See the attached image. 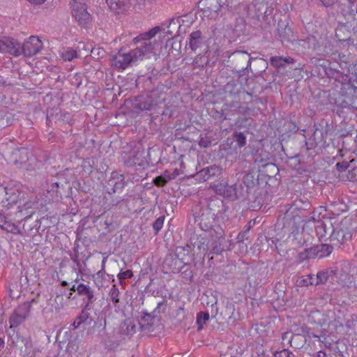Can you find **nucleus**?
<instances>
[{"instance_id":"1","label":"nucleus","mask_w":357,"mask_h":357,"mask_svg":"<svg viewBox=\"0 0 357 357\" xmlns=\"http://www.w3.org/2000/svg\"><path fill=\"white\" fill-rule=\"evenodd\" d=\"M70 6L73 18L80 26L86 28L92 22V16L85 0H71Z\"/></svg>"},{"instance_id":"2","label":"nucleus","mask_w":357,"mask_h":357,"mask_svg":"<svg viewBox=\"0 0 357 357\" xmlns=\"http://www.w3.org/2000/svg\"><path fill=\"white\" fill-rule=\"evenodd\" d=\"M139 55V50H132L129 52H126L123 49H121L112 57L111 65L119 70H123L132 63L137 62V56Z\"/></svg>"},{"instance_id":"3","label":"nucleus","mask_w":357,"mask_h":357,"mask_svg":"<svg viewBox=\"0 0 357 357\" xmlns=\"http://www.w3.org/2000/svg\"><path fill=\"white\" fill-rule=\"evenodd\" d=\"M229 350L231 354L230 357H255V356H260L265 354L264 346L260 343H252L245 348L229 347Z\"/></svg>"},{"instance_id":"4","label":"nucleus","mask_w":357,"mask_h":357,"mask_svg":"<svg viewBox=\"0 0 357 357\" xmlns=\"http://www.w3.org/2000/svg\"><path fill=\"white\" fill-rule=\"evenodd\" d=\"M43 48V43L38 36H31L21 46V54L31 56L36 54Z\"/></svg>"},{"instance_id":"5","label":"nucleus","mask_w":357,"mask_h":357,"mask_svg":"<svg viewBox=\"0 0 357 357\" xmlns=\"http://www.w3.org/2000/svg\"><path fill=\"white\" fill-rule=\"evenodd\" d=\"M30 308V305L26 303L19 305L10 317V328L17 327L22 324L29 317Z\"/></svg>"},{"instance_id":"6","label":"nucleus","mask_w":357,"mask_h":357,"mask_svg":"<svg viewBox=\"0 0 357 357\" xmlns=\"http://www.w3.org/2000/svg\"><path fill=\"white\" fill-rule=\"evenodd\" d=\"M19 195L12 189L0 185V206L6 210L11 208L17 203Z\"/></svg>"},{"instance_id":"7","label":"nucleus","mask_w":357,"mask_h":357,"mask_svg":"<svg viewBox=\"0 0 357 357\" xmlns=\"http://www.w3.org/2000/svg\"><path fill=\"white\" fill-rule=\"evenodd\" d=\"M0 52H7L14 56L21 54V46L13 38H3L0 39Z\"/></svg>"},{"instance_id":"8","label":"nucleus","mask_w":357,"mask_h":357,"mask_svg":"<svg viewBox=\"0 0 357 357\" xmlns=\"http://www.w3.org/2000/svg\"><path fill=\"white\" fill-rule=\"evenodd\" d=\"M160 43L157 41L146 42L141 47H137L133 50H139V56H137V61L144 59H150L152 56H155V46H158Z\"/></svg>"},{"instance_id":"9","label":"nucleus","mask_w":357,"mask_h":357,"mask_svg":"<svg viewBox=\"0 0 357 357\" xmlns=\"http://www.w3.org/2000/svg\"><path fill=\"white\" fill-rule=\"evenodd\" d=\"M282 339L283 342L287 341V343H289L292 347L296 349H298L301 347L305 342L304 337L299 335H292L291 332H285L282 335Z\"/></svg>"},{"instance_id":"10","label":"nucleus","mask_w":357,"mask_h":357,"mask_svg":"<svg viewBox=\"0 0 357 357\" xmlns=\"http://www.w3.org/2000/svg\"><path fill=\"white\" fill-rule=\"evenodd\" d=\"M109 9L117 13H121L126 10L128 0H105Z\"/></svg>"},{"instance_id":"11","label":"nucleus","mask_w":357,"mask_h":357,"mask_svg":"<svg viewBox=\"0 0 357 357\" xmlns=\"http://www.w3.org/2000/svg\"><path fill=\"white\" fill-rule=\"evenodd\" d=\"M223 169L220 166L218 165H211L204 168L201 173L203 174L204 178L206 180L210 179L211 178L218 176L222 174Z\"/></svg>"},{"instance_id":"12","label":"nucleus","mask_w":357,"mask_h":357,"mask_svg":"<svg viewBox=\"0 0 357 357\" xmlns=\"http://www.w3.org/2000/svg\"><path fill=\"white\" fill-rule=\"evenodd\" d=\"M0 228L14 234L21 233L20 228L13 222L6 220L4 216L0 215Z\"/></svg>"},{"instance_id":"13","label":"nucleus","mask_w":357,"mask_h":357,"mask_svg":"<svg viewBox=\"0 0 357 357\" xmlns=\"http://www.w3.org/2000/svg\"><path fill=\"white\" fill-rule=\"evenodd\" d=\"M77 292L79 296H85L87 299V303H91L93 301L94 294L93 291L90 288L89 286L79 283L77 284Z\"/></svg>"},{"instance_id":"14","label":"nucleus","mask_w":357,"mask_h":357,"mask_svg":"<svg viewBox=\"0 0 357 357\" xmlns=\"http://www.w3.org/2000/svg\"><path fill=\"white\" fill-rule=\"evenodd\" d=\"M60 56L66 61H71L79 56V51L72 47H66L60 52Z\"/></svg>"},{"instance_id":"15","label":"nucleus","mask_w":357,"mask_h":357,"mask_svg":"<svg viewBox=\"0 0 357 357\" xmlns=\"http://www.w3.org/2000/svg\"><path fill=\"white\" fill-rule=\"evenodd\" d=\"M294 59L291 57L273 56L271 59L272 66L280 68L284 66L285 63H292Z\"/></svg>"},{"instance_id":"16","label":"nucleus","mask_w":357,"mask_h":357,"mask_svg":"<svg viewBox=\"0 0 357 357\" xmlns=\"http://www.w3.org/2000/svg\"><path fill=\"white\" fill-rule=\"evenodd\" d=\"M161 30L160 26H155L149 31L141 33L137 38L139 40H149L156 36Z\"/></svg>"},{"instance_id":"17","label":"nucleus","mask_w":357,"mask_h":357,"mask_svg":"<svg viewBox=\"0 0 357 357\" xmlns=\"http://www.w3.org/2000/svg\"><path fill=\"white\" fill-rule=\"evenodd\" d=\"M298 287H307L309 285H314L313 275H307L299 277L296 282Z\"/></svg>"},{"instance_id":"18","label":"nucleus","mask_w":357,"mask_h":357,"mask_svg":"<svg viewBox=\"0 0 357 357\" xmlns=\"http://www.w3.org/2000/svg\"><path fill=\"white\" fill-rule=\"evenodd\" d=\"M189 45L192 50L198 47V40L201 38L202 33L200 31H195L191 33Z\"/></svg>"},{"instance_id":"19","label":"nucleus","mask_w":357,"mask_h":357,"mask_svg":"<svg viewBox=\"0 0 357 357\" xmlns=\"http://www.w3.org/2000/svg\"><path fill=\"white\" fill-rule=\"evenodd\" d=\"M209 319V314L208 312H199L197 315V324L198 325V331L202 329L204 324Z\"/></svg>"},{"instance_id":"20","label":"nucleus","mask_w":357,"mask_h":357,"mask_svg":"<svg viewBox=\"0 0 357 357\" xmlns=\"http://www.w3.org/2000/svg\"><path fill=\"white\" fill-rule=\"evenodd\" d=\"M314 285L325 283L328 280V273L326 271H319L315 276L313 275Z\"/></svg>"},{"instance_id":"21","label":"nucleus","mask_w":357,"mask_h":357,"mask_svg":"<svg viewBox=\"0 0 357 357\" xmlns=\"http://www.w3.org/2000/svg\"><path fill=\"white\" fill-rule=\"evenodd\" d=\"M219 195L226 197L230 198L234 195H235V188L233 185H229L228 183L227 184V187H225L223 190L218 189Z\"/></svg>"},{"instance_id":"22","label":"nucleus","mask_w":357,"mask_h":357,"mask_svg":"<svg viewBox=\"0 0 357 357\" xmlns=\"http://www.w3.org/2000/svg\"><path fill=\"white\" fill-rule=\"evenodd\" d=\"M119 290L116 284H113L109 291V296L112 302L116 305L119 302Z\"/></svg>"},{"instance_id":"23","label":"nucleus","mask_w":357,"mask_h":357,"mask_svg":"<svg viewBox=\"0 0 357 357\" xmlns=\"http://www.w3.org/2000/svg\"><path fill=\"white\" fill-rule=\"evenodd\" d=\"M165 221L164 216H160L158 218L153 224V228L155 230V234H157L160 229L162 228Z\"/></svg>"},{"instance_id":"24","label":"nucleus","mask_w":357,"mask_h":357,"mask_svg":"<svg viewBox=\"0 0 357 357\" xmlns=\"http://www.w3.org/2000/svg\"><path fill=\"white\" fill-rule=\"evenodd\" d=\"M227 182L225 180L218 181L213 183L211 185L212 189L215 190V192L219 195L218 189L223 190L225 187H227Z\"/></svg>"},{"instance_id":"25","label":"nucleus","mask_w":357,"mask_h":357,"mask_svg":"<svg viewBox=\"0 0 357 357\" xmlns=\"http://www.w3.org/2000/svg\"><path fill=\"white\" fill-rule=\"evenodd\" d=\"M333 250V248L328 245L323 244L320 246L319 252H321L319 257L328 256Z\"/></svg>"},{"instance_id":"26","label":"nucleus","mask_w":357,"mask_h":357,"mask_svg":"<svg viewBox=\"0 0 357 357\" xmlns=\"http://www.w3.org/2000/svg\"><path fill=\"white\" fill-rule=\"evenodd\" d=\"M133 276V273L131 270H126L125 271H121L117 277L120 281V284H122V281L126 279L131 278Z\"/></svg>"},{"instance_id":"27","label":"nucleus","mask_w":357,"mask_h":357,"mask_svg":"<svg viewBox=\"0 0 357 357\" xmlns=\"http://www.w3.org/2000/svg\"><path fill=\"white\" fill-rule=\"evenodd\" d=\"M236 141L240 147L243 146L246 142V138L242 132H236L234 134Z\"/></svg>"},{"instance_id":"28","label":"nucleus","mask_w":357,"mask_h":357,"mask_svg":"<svg viewBox=\"0 0 357 357\" xmlns=\"http://www.w3.org/2000/svg\"><path fill=\"white\" fill-rule=\"evenodd\" d=\"M293 354L289 349H282L275 353V357H292Z\"/></svg>"},{"instance_id":"29","label":"nucleus","mask_w":357,"mask_h":357,"mask_svg":"<svg viewBox=\"0 0 357 357\" xmlns=\"http://www.w3.org/2000/svg\"><path fill=\"white\" fill-rule=\"evenodd\" d=\"M165 177L158 176L153 180V183L158 187H162L167 183V180H165Z\"/></svg>"},{"instance_id":"30","label":"nucleus","mask_w":357,"mask_h":357,"mask_svg":"<svg viewBox=\"0 0 357 357\" xmlns=\"http://www.w3.org/2000/svg\"><path fill=\"white\" fill-rule=\"evenodd\" d=\"M349 167V164L347 162H337L336 164V168L338 172H342L345 171Z\"/></svg>"},{"instance_id":"31","label":"nucleus","mask_w":357,"mask_h":357,"mask_svg":"<svg viewBox=\"0 0 357 357\" xmlns=\"http://www.w3.org/2000/svg\"><path fill=\"white\" fill-rule=\"evenodd\" d=\"M211 144V141L208 137H201L199 145L202 147H208Z\"/></svg>"},{"instance_id":"32","label":"nucleus","mask_w":357,"mask_h":357,"mask_svg":"<svg viewBox=\"0 0 357 357\" xmlns=\"http://www.w3.org/2000/svg\"><path fill=\"white\" fill-rule=\"evenodd\" d=\"M349 178L352 181H357V167L349 172Z\"/></svg>"},{"instance_id":"33","label":"nucleus","mask_w":357,"mask_h":357,"mask_svg":"<svg viewBox=\"0 0 357 357\" xmlns=\"http://www.w3.org/2000/svg\"><path fill=\"white\" fill-rule=\"evenodd\" d=\"M31 5L40 6L45 3L47 0H26Z\"/></svg>"},{"instance_id":"34","label":"nucleus","mask_w":357,"mask_h":357,"mask_svg":"<svg viewBox=\"0 0 357 357\" xmlns=\"http://www.w3.org/2000/svg\"><path fill=\"white\" fill-rule=\"evenodd\" d=\"M160 176L165 177V180H167V183L172 180L171 172H169L168 170L165 171L163 174Z\"/></svg>"},{"instance_id":"35","label":"nucleus","mask_w":357,"mask_h":357,"mask_svg":"<svg viewBox=\"0 0 357 357\" xmlns=\"http://www.w3.org/2000/svg\"><path fill=\"white\" fill-rule=\"evenodd\" d=\"M245 232H240L237 236V240L238 242H243L244 240Z\"/></svg>"},{"instance_id":"36","label":"nucleus","mask_w":357,"mask_h":357,"mask_svg":"<svg viewBox=\"0 0 357 357\" xmlns=\"http://www.w3.org/2000/svg\"><path fill=\"white\" fill-rule=\"evenodd\" d=\"M172 179L176 178L179 175V170L178 169H174V171L171 173Z\"/></svg>"},{"instance_id":"37","label":"nucleus","mask_w":357,"mask_h":357,"mask_svg":"<svg viewBox=\"0 0 357 357\" xmlns=\"http://www.w3.org/2000/svg\"><path fill=\"white\" fill-rule=\"evenodd\" d=\"M82 321L80 318L77 319L73 324V326L76 328L80 326Z\"/></svg>"},{"instance_id":"38","label":"nucleus","mask_w":357,"mask_h":357,"mask_svg":"<svg viewBox=\"0 0 357 357\" xmlns=\"http://www.w3.org/2000/svg\"><path fill=\"white\" fill-rule=\"evenodd\" d=\"M5 345V342L3 339L0 338V351L3 349Z\"/></svg>"},{"instance_id":"39","label":"nucleus","mask_w":357,"mask_h":357,"mask_svg":"<svg viewBox=\"0 0 357 357\" xmlns=\"http://www.w3.org/2000/svg\"><path fill=\"white\" fill-rule=\"evenodd\" d=\"M106 260H107V258L104 257L102 259V270H103L105 268Z\"/></svg>"},{"instance_id":"40","label":"nucleus","mask_w":357,"mask_h":357,"mask_svg":"<svg viewBox=\"0 0 357 357\" xmlns=\"http://www.w3.org/2000/svg\"><path fill=\"white\" fill-rule=\"evenodd\" d=\"M20 151L22 154H25V155H26V154H27V149H22L21 150H20Z\"/></svg>"},{"instance_id":"41","label":"nucleus","mask_w":357,"mask_h":357,"mask_svg":"<svg viewBox=\"0 0 357 357\" xmlns=\"http://www.w3.org/2000/svg\"><path fill=\"white\" fill-rule=\"evenodd\" d=\"M77 286V285H76V284H73V285L70 287V290H71V291H77V289H76Z\"/></svg>"},{"instance_id":"42","label":"nucleus","mask_w":357,"mask_h":357,"mask_svg":"<svg viewBox=\"0 0 357 357\" xmlns=\"http://www.w3.org/2000/svg\"><path fill=\"white\" fill-rule=\"evenodd\" d=\"M61 285H62L63 287H66V286H67V285H68V282H67L66 281H62V282H61Z\"/></svg>"},{"instance_id":"43","label":"nucleus","mask_w":357,"mask_h":357,"mask_svg":"<svg viewBox=\"0 0 357 357\" xmlns=\"http://www.w3.org/2000/svg\"><path fill=\"white\" fill-rule=\"evenodd\" d=\"M342 149H339V150H338V153H339V154H340V156H342Z\"/></svg>"},{"instance_id":"44","label":"nucleus","mask_w":357,"mask_h":357,"mask_svg":"<svg viewBox=\"0 0 357 357\" xmlns=\"http://www.w3.org/2000/svg\"><path fill=\"white\" fill-rule=\"evenodd\" d=\"M101 273H102V270L99 271L97 274L99 275V274H101Z\"/></svg>"},{"instance_id":"45","label":"nucleus","mask_w":357,"mask_h":357,"mask_svg":"<svg viewBox=\"0 0 357 357\" xmlns=\"http://www.w3.org/2000/svg\"><path fill=\"white\" fill-rule=\"evenodd\" d=\"M72 295H73V294H72V293H70V294H69V296H68V297H69V298H70Z\"/></svg>"}]
</instances>
